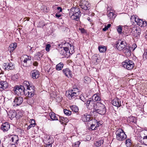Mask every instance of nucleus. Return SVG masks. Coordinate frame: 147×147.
I'll return each mask as SVG.
<instances>
[{"instance_id":"a211bd4d","label":"nucleus","mask_w":147,"mask_h":147,"mask_svg":"<svg viewBox=\"0 0 147 147\" xmlns=\"http://www.w3.org/2000/svg\"><path fill=\"white\" fill-rule=\"evenodd\" d=\"M82 119L84 122H87L91 120L90 116L87 114H86L82 116Z\"/></svg>"},{"instance_id":"a878e982","label":"nucleus","mask_w":147,"mask_h":147,"mask_svg":"<svg viewBox=\"0 0 147 147\" xmlns=\"http://www.w3.org/2000/svg\"><path fill=\"white\" fill-rule=\"evenodd\" d=\"M103 142L104 141L102 140H100L96 141L94 143V145L95 146L98 147L103 144Z\"/></svg>"},{"instance_id":"774afa93","label":"nucleus","mask_w":147,"mask_h":147,"mask_svg":"<svg viewBox=\"0 0 147 147\" xmlns=\"http://www.w3.org/2000/svg\"><path fill=\"white\" fill-rule=\"evenodd\" d=\"M31 100H33L32 99H31Z\"/></svg>"},{"instance_id":"a19ab883","label":"nucleus","mask_w":147,"mask_h":147,"mask_svg":"<svg viewBox=\"0 0 147 147\" xmlns=\"http://www.w3.org/2000/svg\"><path fill=\"white\" fill-rule=\"evenodd\" d=\"M51 47V45L49 44H48L46 45V50L47 52H49L50 50V48Z\"/></svg>"},{"instance_id":"72a5a7b5","label":"nucleus","mask_w":147,"mask_h":147,"mask_svg":"<svg viewBox=\"0 0 147 147\" xmlns=\"http://www.w3.org/2000/svg\"><path fill=\"white\" fill-rule=\"evenodd\" d=\"M36 56L38 58L37 59V60H40L41 59V58L42 57L43 55L40 52H38L36 53Z\"/></svg>"},{"instance_id":"c9c22d12","label":"nucleus","mask_w":147,"mask_h":147,"mask_svg":"<svg viewBox=\"0 0 147 147\" xmlns=\"http://www.w3.org/2000/svg\"><path fill=\"white\" fill-rule=\"evenodd\" d=\"M9 115H11V117L12 118H14L15 117L16 115V113L15 111H12L9 113Z\"/></svg>"},{"instance_id":"603ef678","label":"nucleus","mask_w":147,"mask_h":147,"mask_svg":"<svg viewBox=\"0 0 147 147\" xmlns=\"http://www.w3.org/2000/svg\"><path fill=\"white\" fill-rule=\"evenodd\" d=\"M38 63L36 61H34L33 63V65L35 66H37L38 65Z\"/></svg>"},{"instance_id":"6e6552de","label":"nucleus","mask_w":147,"mask_h":147,"mask_svg":"<svg viewBox=\"0 0 147 147\" xmlns=\"http://www.w3.org/2000/svg\"><path fill=\"white\" fill-rule=\"evenodd\" d=\"M80 6L83 9L85 10H89L90 8V4L88 2L84 1L83 2H81L80 4Z\"/></svg>"},{"instance_id":"4468645a","label":"nucleus","mask_w":147,"mask_h":147,"mask_svg":"<svg viewBox=\"0 0 147 147\" xmlns=\"http://www.w3.org/2000/svg\"><path fill=\"white\" fill-rule=\"evenodd\" d=\"M10 125L8 122L3 123L1 127V129L4 132L8 131L10 128Z\"/></svg>"},{"instance_id":"c03bdc74","label":"nucleus","mask_w":147,"mask_h":147,"mask_svg":"<svg viewBox=\"0 0 147 147\" xmlns=\"http://www.w3.org/2000/svg\"><path fill=\"white\" fill-rule=\"evenodd\" d=\"M63 48L66 53H69V49L67 47H63Z\"/></svg>"},{"instance_id":"e433bc0d","label":"nucleus","mask_w":147,"mask_h":147,"mask_svg":"<svg viewBox=\"0 0 147 147\" xmlns=\"http://www.w3.org/2000/svg\"><path fill=\"white\" fill-rule=\"evenodd\" d=\"M64 112L65 114L69 116L71 115V112L70 111L67 109H64Z\"/></svg>"},{"instance_id":"9d476101","label":"nucleus","mask_w":147,"mask_h":147,"mask_svg":"<svg viewBox=\"0 0 147 147\" xmlns=\"http://www.w3.org/2000/svg\"><path fill=\"white\" fill-rule=\"evenodd\" d=\"M14 65L12 63H5L3 64V68L6 70H9L13 69L14 68Z\"/></svg>"},{"instance_id":"7ed1b4c3","label":"nucleus","mask_w":147,"mask_h":147,"mask_svg":"<svg viewBox=\"0 0 147 147\" xmlns=\"http://www.w3.org/2000/svg\"><path fill=\"white\" fill-rule=\"evenodd\" d=\"M79 90L77 88H74L72 89H69L66 92V94L70 100L75 98L79 94Z\"/></svg>"},{"instance_id":"4c0bfd02","label":"nucleus","mask_w":147,"mask_h":147,"mask_svg":"<svg viewBox=\"0 0 147 147\" xmlns=\"http://www.w3.org/2000/svg\"><path fill=\"white\" fill-rule=\"evenodd\" d=\"M125 144L127 146H129L131 145V140L130 139H127L126 140Z\"/></svg>"},{"instance_id":"c85d7f7f","label":"nucleus","mask_w":147,"mask_h":147,"mask_svg":"<svg viewBox=\"0 0 147 147\" xmlns=\"http://www.w3.org/2000/svg\"><path fill=\"white\" fill-rule=\"evenodd\" d=\"M64 66V65L63 63L61 62L57 64L56 67V69L57 70H61L63 68Z\"/></svg>"},{"instance_id":"f257e3e1","label":"nucleus","mask_w":147,"mask_h":147,"mask_svg":"<svg viewBox=\"0 0 147 147\" xmlns=\"http://www.w3.org/2000/svg\"><path fill=\"white\" fill-rule=\"evenodd\" d=\"M27 83L24 81L22 85L20 86H16L13 88V91L18 96L26 95L25 87L27 85Z\"/></svg>"},{"instance_id":"4d7b16f0","label":"nucleus","mask_w":147,"mask_h":147,"mask_svg":"<svg viewBox=\"0 0 147 147\" xmlns=\"http://www.w3.org/2000/svg\"><path fill=\"white\" fill-rule=\"evenodd\" d=\"M143 139L144 140H147V136H145L143 137Z\"/></svg>"},{"instance_id":"37998d69","label":"nucleus","mask_w":147,"mask_h":147,"mask_svg":"<svg viewBox=\"0 0 147 147\" xmlns=\"http://www.w3.org/2000/svg\"><path fill=\"white\" fill-rule=\"evenodd\" d=\"M79 98L83 102H84L85 101V99L83 95H80L79 97Z\"/></svg>"},{"instance_id":"69168bd1","label":"nucleus","mask_w":147,"mask_h":147,"mask_svg":"<svg viewBox=\"0 0 147 147\" xmlns=\"http://www.w3.org/2000/svg\"><path fill=\"white\" fill-rule=\"evenodd\" d=\"M98 59H97V60H96V61L97 62V60H98Z\"/></svg>"},{"instance_id":"052dcab7","label":"nucleus","mask_w":147,"mask_h":147,"mask_svg":"<svg viewBox=\"0 0 147 147\" xmlns=\"http://www.w3.org/2000/svg\"><path fill=\"white\" fill-rule=\"evenodd\" d=\"M96 126V127H99V125L98 124V122L97 123V125H96V126Z\"/></svg>"},{"instance_id":"f3484780","label":"nucleus","mask_w":147,"mask_h":147,"mask_svg":"<svg viewBox=\"0 0 147 147\" xmlns=\"http://www.w3.org/2000/svg\"><path fill=\"white\" fill-rule=\"evenodd\" d=\"M49 115L51 119L53 121L58 120L59 119L60 116L53 112L50 113Z\"/></svg>"},{"instance_id":"9b49d317","label":"nucleus","mask_w":147,"mask_h":147,"mask_svg":"<svg viewBox=\"0 0 147 147\" xmlns=\"http://www.w3.org/2000/svg\"><path fill=\"white\" fill-rule=\"evenodd\" d=\"M23 101V100L22 97H16L13 101L15 104L13 105V106L16 107V106L20 105L22 103Z\"/></svg>"},{"instance_id":"4be33fe9","label":"nucleus","mask_w":147,"mask_h":147,"mask_svg":"<svg viewBox=\"0 0 147 147\" xmlns=\"http://www.w3.org/2000/svg\"><path fill=\"white\" fill-rule=\"evenodd\" d=\"M80 11L79 12L76 14H74L72 16H69L70 18L73 20H76L79 19V18L80 16Z\"/></svg>"},{"instance_id":"2f4dec72","label":"nucleus","mask_w":147,"mask_h":147,"mask_svg":"<svg viewBox=\"0 0 147 147\" xmlns=\"http://www.w3.org/2000/svg\"><path fill=\"white\" fill-rule=\"evenodd\" d=\"M59 119L60 122H61V121H63L64 122L67 123L69 121L67 117L65 118L62 117H60Z\"/></svg>"},{"instance_id":"ddd939ff","label":"nucleus","mask_w":147,"mask_h":147,"mask_svg":"<svg viewBox=\"0 0 147 147\" xmlns=\"http://www.w3.org/2000/svg\"><path fill=\"white\" fill-rule=\"evenodd\" d=\"M8 86V83L5 81L0 82V90L2 91L7 88Z\"/></svg>"},{"instance_id":"a18cd8bd","label":"nucleus","mask_w":147,"mask_h":147,"mask_svg":"<svg viewBox=\"0 0 147 147\" xmlns=\"http://www.w3.org/2000/svg\"><path fill=\"white\" fill-rule=\"evenodd\" d=\"M96 128V126H95V124H92L91 125V127H90V128L92 130H94V129H95V128Z\"/></svg>"},{"instance_id":"de8ad7c7","label":"nucleus","mask_w":147,"mask_h":147,"mask_svg":"<svg viewBox=\"0 0 147 147\" xmlns=\"http://www.w3.org/2000/svg\"><path fill=\"white\" fill-rule=\"evenodd\" d=\"M142 24L143 25H142V27H145L147 25V22L146 21H143V23H142Z\"/></svg>"},{"instance_id":"1a4fd4ad","label":"nucleus","mask_w":147,"mask_h":147,"mask_svg":"<svg viewBox=\"0 0 147 147\" xmlns=\"http://www.w3.org/2000/svg\"><path fill=\"white\" fill-rule=\"evenodd\" d=\"M95 101H94L91 98H89L85 103L88 109H91L94 107Z\"/></svg>"},{"instance_id":"49530a36","label":"nucleus","mask_w":147,"mask_h":147,"mask_svg":"<svg viewBox=\"0 0 147 147\" xmlns=\"http://www.w3.org/2000/svg\"><path fill=\"white\" fill-rule=\"evenodd\" d=\"M31 124H32V125H34V126H35V125H36V123L35 122V120L33 119H32L31 121Z\"/></svg>"},{"instance_id":"412c9836","label":"nucleus","mask_w":147,"mask_h":147,"mask_svg":"<svg viewBox=\"0 0 147 147\" xmlns=\"http://www.w3.org/2000/svg\"><path fill=\"white\" fill-rule=\"evenodd\" d=\"M123 27L121 26H119L117 28V32L119 34H121L122 33V30L123 28ZM123 34L125 36H128L129 35V33L128 32H126V34H125V33L123 31L122 32Z\"/></svg>"},{"instance_id":"e2e57ef3","label":"nucleus","mask_w":147,"mask_h":147,"mask_svg":"<svg viewBox=\"0 0 147 147\" xmlns=\"http://www.w3.org/2000/svg\"><path fill=\"white\" fill-rule=\"evenodd\" d=\"M146 54H147V49L146 50Z\"/></svg>"},{"instance_id":"20e7f679","label":"nucleus","mask_w":147,"mask_h":147,"mask_svg":"<svg viewBox=\"0 0 147 147\" xmlns=\"http://www.w3.org/2000/svg\"><path fill=\"white\" fill-rule=\"evenodd\" d=\"M94 110L95 112L101 115H103L106 113V109L105 105L99 102H97L94 106Z\"/></svg>"},{"instance_id":"0e129e2a","label":"nucleus","mask_w":147,"mask_h":147,"mask_svg":"<svg viewBox=\"0 0 147 147\" xmlns=\"http://www.w3.org/2000/svg\"><path fill=\"white\" fill-rule=\"evenodd\" d=\"M50 141H48V142L49 143H52V142H50Z\"/></svg>"},{"instance_id":"f8f14e48","label":"nucleus","mask_w":147,"mask_h":147,"mask_svg":"<svg viewBox=\"0 0 147 147\" xmlns=\"http://www.w3.org/2000/svg\"><path fill=\"white\" fill-rule=\"evenodd\" d=\"M131 47H130L128 46H127L122 50L123 53L127 56H130L131 55Z\"/></svg>"},{"instance_id":"6ab92c4d","label":"nucleus","mask_w":147,"mask_h":147,"mask_svg":"<svg viewBox=\"0 0 147 147\" xmlns=\"http://www.w3.org/2000/svg\"><path fill=\"white\" fill-rule=\"evenodd\" d=\"M80 11L79 9L78 8H72L69 11V16H72L74 14H76L79 12Z\"/></svg>"},{"instance_id":"58836bf2","label":"nucleus","mask_w":147,"mask_h":147,"mask_svg":"<svg viewBox=\"0 0 147 147\" xmlns=\"http://www.w3.org/2000/svg\"><path fill=\"white\" fill-rule=\"evenodd\" d=\"M80 142L78 141L76 142L74 144H73L72 146L73 147H79V145L80 144Z\"/></svg>"},{"instance_id":"864d4df0","label":"nucleus","mask_w":147,"mask_h":147,"mask_svg":"<svg viewBox=\"0 0 147 147\" xmlns=\"http://www.w3.org/2000/svg\"><path fill=\"white\" fill-rule=\"evenodd\" d=\"M55 16L57 18H59L61 16V15L58 13H56L55 15Z\"/></svg>"},{"instance_id":"3c124183","label":"nucleus","mask_w":147,"mask_h":147,"mask_svg":"<svg viewBox=\"0 0 147 147\" xmlns=\"http://www.w3.org/2000/svg\"><path fill=\"white\" fill-rule=\"evenodd\" d=\"M57 9L58 11H59V12H61L62 11V9L60 7H57Z\"/></svg>"},{"instance_id":"8fccbe9b","label":"nucleus","mask_w":147,"mask_h":147,"mask_svg":"<svg viewBox=\"0 0 147 147\" xmlns=\"http://www.w3.org/2000/svg\"><path fill=\"white\" fill-rule=\"evenodd\" d=\"M34 126L33 125H32V124H30V125L29 126H28L27 127V129H29L31 127H34Z\"/></svg>"},{"instance_id":"79ce46f5","label":"nucleus","mask_w":147,"mask_h":147,"mask_svg":"<svg viewBox=\"0 0 147 147\" xmlns=\"http://www.w3.org/2000/svg\"><path fill=\"white\" fill-rule=\"evenodd\" d=\"M136 31L137 34L138 35H140L141 33V30L140 28L137 29V28L136 29Z\"/></svg>"},{"instance_id":"aec40b11","label":"nucleus","mask_w":147,"mask_h":147,"mask_svg":"<svg viewBox=\"0 0 147 147\" xmlns=\"http://www.w3.org/2000/svg\"><path fill=\"white\" fill-rule=\"evenodd\" d=\"M31 76L33 79H36L39 77L38 71L36 70H34L31 72Z\"/></svg>"},{"instance_id":"f03ea898","label":"nucleus","mask_w":147,"mask_h":147,"mask_svg":"<svg viewBox=\"0 0 147 147\" xmlns=\"http://www.w3.org/2000/svg\"><path fill=\"white\" fill-rule=\"evenodd\" d=\"M27 83V85L25 87L26 95L29 97H32L34 94L35 90L34 87L27 81H25Z\"/></svg>"},{"instance_id":"6e6d98bb","label":"nucleus","mask_w":147,"mask_h":147,"mask_svg":"<svg viewBox=\"0 0 147 147\" xmlns=\"http://www.w3.org/2000/svg\"><path fill=\"white\" fill-rule=\"evenodd\" d=\"M52 145L51 143L49 144L48 145H47L46 147H51Z\"/></svg>"},{"instance_id":"f704fd0d","label":"nucleus","mask_w":147,"mask_h":147,"mask_svg":"<svg viewBox=\"0 0 147 147\" xmlns=\"http://www.w3.org/2000/svg\"><path fill=\"white\" fill-rule=\"evenodd\" d=\"M70 46V48L69 49V53L71 54L73 53L74 52V47L73 46H71V45L69 44H68Z\"/></svg>"},{"instance_id":"393cba45","label":"nucleus","mask_w":147,"mask_h":147,"mask_svg":"<svg viewBox=\"0 0 147 147\" xmlns=\"http://www.w3.org/2000/svg\"><path fill=\"white\" fill-rule=\"evenodd\" d=\"M134 17L135 21L137 23V25L140 26V27H142V25H143L142 24V23H143V21L142 20L138 19V18H136L135 17Z\"/></svg>"},{"instance_id":"423d86ee","label":"nucleus","mask_w":147,"mask_h":147,"mask_svg":"<svg viewBox=\"0 0 147 147\" xmlns=\"http://www.w3.org/2000/svg\"><path fill=\"white\" fill-rule=\"evenodd\" d=\"M123 67L127 69L130 70L133 69L134 66V63L133 61L129 59H126L122 63Z\"/></svg>"},{"instance_id":"09e8293b","label":"nucleus","mask_w":147,"mask_h":147,"mask_svg":"<svg viewBox=\"0 0 147 147\" xmlns=\"http://www.w3.org/2000/svg\"><path fill=\"white\" fill-rule=\"evenodd\" d=\"M80 30L82 33H84L86 32L85 30L83 28L80 29Z\"/></svg>"},{"instance_id":"ea45409f","label":"nucleus","mask_w":147,"mask_h":147,"mask_svg":"<svg viewBox=\"0 0 147 147\" xmlns=\"http://www.w3.org/2000/svg\"><path fill=\"white\" fill-rule=\"evenodd\" d=\"M111 26L110 24H109L107 25V26H105V27L103 28L102 30L104 31H106Z\"/></svg>"},{"instance_id":"bf43d9fd","label":"nucleus","mask_w":147,"mask_h":147,"mask_svg":"<svg viewBox=\"0 0 147 147\" xmlns=\"http://www.w3.org/2000/svg\"><path fill=\"white\" fill-rule=\"evenodd\" d=\"M26 19V20H27L28 21H29V18H25L24 19V20H25V19Z\"/></svg>"},{"instance_id":"c756f323","label":"nucleus","mask_w":147,"mask_h":147,"mask_svg":"<svg viewBox=\"0 0 147 147\" xmlns=\"http://www.w3.org/2000/svg\"><path fill=\"white\" fill-rule=\"evenodd\" d=\"M98 49L100 52H104L106 51V48L104 46H99Z\"/></svg>"},{"instance_id":"bb28decb","label":"nucleus","mask_w":147,"mask_h":147,"mask_svg":"<svg viewBox=\"0 0 147 147\" xmlns=\"http://www.w3.org/2000/svg\"><path fill=\"white\" fill-rule=\"evenodd\" d=\"M92 99L94 101V100L95 101H99L100 100V98L98 94H94L92 96Z\"/></svg>"},{"instance_id":"0eeeda50","label":"nucleus","mask_w":147,"mask_h":147,"mask_svg":"<svg viewBox=\"0 0 147 147\" xmlns=\"http://www.w3.org/2000/svg\"><path fill=\"white\" fill-rule=\"evenodd\" d=\"M127 46V43L125 41L119 40L116 42L115 47L120 51L122 50Z\"/></svg>"},{"instance_id":"5701e85b","label":"nucleus","mask_w":147,"mask_h":147,"mask_svg":"<svg viewBox=\"0 0 147 147\" xmlns=\"http://www.w3.org/2000/svg\"><path fill=\"white\" fill-rule=\"evenodd\" d=\"M26 57L25 58L23 61L24 64H23L24 66H27V63L29 62L31 60V57L30 56L26 55Z\"/></svg>"},{"instance_id":"dca6fc26","label":"nucleus","mask_w":147,"mask_h":147,"mask_svg":"<svg viewBox=\"0 0 147 147\" xmlns=\"http://www.w3.org/2000/svg\"><path fill=\"white\" fill-rule=\"evenodd\" d=\"M112 104L113 105L117 107H120L121 106V101L118 98L114 99L112 101Z\"/></svg>"},{"instance_id":"473e14b6","label":"nucleus","mask_w":147,"mask_h":147,"mask_svg":"<svg viewBox=\"0 0 147 147\" xmlns=\"http://www.w3.org/2000/svg\"><path fill=\"white\" fill-rule=\"evenodd\" d=\"M71 109L72 111L76 113L78 112L79 110L78 107L76 106H72L71 107Z\"/></svg>"},{"instance_id":"680f3d73","label":"nucleus","mask_w":147,"mask_h":147,"mask_svg":"<svg viewBox=\"0 0 147 147\" xmlns=\"http://www.w3.org/2000/svg\"><path fill=\"white\" fill-rule=\"evenodd\" d=\"M48 139L49 140H51V138H50V136H49ZM51 139H52V138H51Z\"/></svg>"},{"instance_id":"13d9d810","label":"nucleus","mask_w":147,"mask_h":147,"mask_svg":"<svg viewBox=\"0 0 147 147\" xmlns=\"http://www.w3.org/2000/svg\"><path fill=\"white\" fill-rule=\"evenodd\" d=\"M11 147H16V146L14 144H12L11 145Z\"/></svg>"},{"instance_id":"338daca9","label":"nucleus","mask_w":147,"mask_h":147,"mask_svg":"<svg viewBox=\"0 0 147 147\" xmlns=\"http://www.w3.org/2000/svg\"><path fill=\"white\" fill-rule=\"evenodd\" d=\"M32 49V47H31V49H30V50H31Z\"/></svg>"},{"instance_id":"2eb2a0df","label":"nucleus","mask_w":147,"mask_h":147,"mask_svg":"<svg viewBox=\"0 0 147 147\" xmlns=\"http://www.w3.org/2000/svg\"><path fill=\"white\" fill-rule=\"evenodd\" d=\"M63 72L65 75L68 78H71L72 77L71 71L69 68H67L63 69Z\"/></svg>"},{"instance_id":"7c9ffc66","label":"nucleus","mask_w":147,"mask_h":147,"mask_svg":"<svg viewBox=\"0 0 147 147\" xmlns=\"http://www.w3.org/2000/svg\"><path fill=\"white\" fill-rule=\"evenodd\" d=\"M108 17H110V19L112 20L115 18L116 17V15L113 12H110L108 14Z\"/></svg>"},{"instance_id":"39448f33","label":"nucleus","mask_w":147,"mask_h":147,"mask_svg":"<svg viewBox=\"0 0 147 147\" xmlns=\"http://www.w3.org/2000/svg\"><path fill=\"white\" fill-rule=\"evenodd\" d=\"M116 135V139L119 141H121L125 140L127 138V136L123 131L121 129H119L115 132Z\"/></svg>"},{"instance_id":"5fc2aeb1","label":"nucleus","mask_w":147,"mask_h":147,"mask_svg":"<svg viewBox=\"0 0 147 147\" xmlns=\"http://www.w3.org/2000/svg\"><path fill=\"white\" fill-rule=\"evenodd\" d=\"M84 79H85V80H86V81L90 80V78L87 77H85Z\"/></svg>"},{"instance_id":"cd10ccee","label":"nucleus","mask_w":147,"mask_h":147,"mask_svg":"<svg viewBox=\"0 0 147 147\" xmlns=\"http://www.w3.org/2000/svg\"><path fill=\"white\" fill-rule=\"evenodd\" d=\"M17 43H16L11 44L10 45V51L13 52L17 47Z\"/></svg>"},{"instance_id":"b1692460","label":"nucleus","mask_w":147,"mask_h":147,"mask_svg":"<svg viewBox=\"0 0 147 147\" xmlns=\"http://www.w3.org/2000/svg\"><path fill=\"white\" fill-rule=\"evenodd\" d=\"M11 140L14 143L13 144H16L19 140L18 137L16 135H13L12 136Z\"/></svg>"}]
</instances>
